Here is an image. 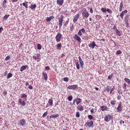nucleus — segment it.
I'll use <instances>...</instances> for the list:
<instances>
[{
  "label": "nucleus",
  "instance_id": "1",
  "mask_svg": "<svg viewBox=\"0 0 130 130\" xmlns=\"http://www.w3.org/2000/svg\"><path fill=\"white\" fill-rule=\"evenodd\" d=\"M82 13L83 16L86 18H87L89 16V13L88 11L85 9H84L82 10Z\"/></svg>",
  "mask_w": 130,
  "mask_h": 130
},
{
  "label": "nucleus",
  "instance_id": "2",
  "mask_svg": "<svg viewBox=\"0 0 130 130\" xmlns=\"http://www.w3.org/2000/svg\"><path fill=\"white\" fill-rule=\"evenodd\" d=\"M113 118V116L110 114H108L104 117V120L107 122H108L109 120L112 119Z\"/></svg>",
  "mask_w": 130,
  "mask_h": 130
},
{
  "label": "nucleus",
  "instance_id": "3",
  "mask_svg": "<svg viewBox=\"0 0 130 130\" xmlns=\"http://www.w3.org/2000/svg\"><path fill=\"white\" fill-rule=\"evenodd\" d=\"M62 36V35L60 33L58 32L57 34L55 37L56 40L57 42H58L60 41Z\"/></svg>",
  "mask_w": 130,
  "mask_h": 130
},
{
  "label": "nucleus",
  "instance_id": "4",
  "mask_svg": "<svg viewBox=\"0 0 130 130\" xmlns=\"http://www.w3.org/2000/svg\"><path fill=\"white\" fill-rule=\"evenodd\" d=\"M82 101L81 99L80 98H75L73 100V104L74 105L75 104V102H76V105H78Z\"/></svg>",
  "mask_w": 130,
  "mask_h": 130
},
{
  "label": "nucleus",
  "instance_id": "5",
  "mask_svg": "<svg viewBox=\"0 0 130 130\" xmlns=\"http://www.w3.org/2000/svg\"><path fill=\"white\" fill-rule=\"evenodd\" d=\"M64 17L62 15H61L60 16V18L59 20V27H61V26L62 25V23Z\"/></svg>",
  "mask_w": 130,
  "mask_h": 130
},
{
  "label": "nucleus",
  "instance_id": "6",
  "mask_svg": "<svg viewBox=\"0 0 130 130\" xmlns=\"http://www.w3.org/2000/svg\"><path fill=\"white\" fill-rule=\"evenodd\" d=\"M94 124L93 122L92 121H90L89 122H86L85 124L86 127L89 126V127H92Z\"/></svg>",
  "mask_w": 130,
  "mask_h": 130
},
{
  "label": "nucleus",
  "instance_id": "7",
  "mask_svg": "<svg viewBox=\"0 0 130 130\" xmlns=\"http://www.w3.org/2000/svg\"><path fill=\"white\" fill-rule=\"evenodd\" d=\"M78 86L77 85H74L71 86H69L67 87L68 89H70L75 90L77 87Z\"/></svg>",
  "mask_w": 130,
  "mask_h": 130
},
{
  "label": "nucleus",
  "instance_id": "8",
  "mask_svg": "<svg viewBox=\"0 0 130 130\" xmlns=\"http://www.w3.org/2000/svg\"><path fill=\"white\" fill-rule=\"evenodd\" d=\"M122 103L121 102H119V104L118 105V107L117 108V112L121 111H122Z\"/></svg>",
  "mask_w": 130,
  "mask_h": 130
},
{
  "label": "nucleus",
  "instance_id": "9",
  "mask_svg": "<svg viewBox=\"0 0 130 130\" xmlns=\"http://www.w3.org/2000/svg\"><path fill=\"white\" fill-rule=\"evenodd\" d=\"M19 124L23 126L24 125L26 124V121L24 119H22L19 121Z\"/></svg>",
  "mask_w": 130,
  "mask_h": 130
},
{
  "label": "nucleus",
  "instance_id": "10",
  "mask_svg": "<svg viewBox=\"0 0 130 130\" xmlns=\"http://www.w3.org/2000/svg\"><path fill=\"white\" fill-rule=\"evenodd\" d=\"M18 102L20 104L23 106H24L26 105V103L24 101H22V100L21 99H19L18 101Z\"/></svg>",
  "mask_w": 130,
  "mask_h": 130
},
{
  "label": "nucleus",
  "instance_id": "11",
  "mask_svg": "<svg viewBox=\"0 0 130 130\" xmlns=\"http://www.w3.org/2000/svg\"><path fill=\"white\" fill-rule=\"evenodd\" d=\"M100 108L101 110L103 111H108V109H109V108L107 107L104 105H103L101 106Z\"/></svg>",
  "mask_w": 130,
  "mask_h": 130
},
{
  "label": "nucleus",
  "instance_id": "12",
  "mask_svg": "<svg viewBox=\"0 0 130 130\" xmlns=\"http://www.w3.org/2000/svg\"><path fill=\"white\" fill-rule=\"evenodd\" d=\"M74 38L78 42H81V39L80 37L77 35L76 34L75 35Z\"/></svg>",
  "mask_w": 130,
  "mask_h": 130
},
{
  "label": "nucleus",
  "instance_id": "13",
  "mask_svg": "<svg viewBox=\"0 0 130 130\" xmlns=\"http://www.w3.org/2000/svg\"><path fill=\"white\" fill-rule=\"evenodd\" d=\"M79 15L78 14H77L76 15H75L73 19V22L74 23H75L77 22L78 20V18H79Z\"/></svg>",
  "mask_w": 130,
  "mask_h": 130
},
{
  "label": "nucleus",
  "instance_id": "14",
  "mask_svg": "<svg viewBox=\"0 0 130 130\" xmlns=\"http://www.w3.org/2000/svg\"><path fill=\"white\" fill-rule=\"evenodd\" d=\"M78 58L79 59V61L80 63V65L82 67H83V65L84 64L80 56Z\"/></svg>",
  "mask_w": 130,
  "mask_h": 130
},
{
  "label": "nucleus",
  "instance_id": "15",
  "mask_svg": "<svg viewBox=\"0 0 130 130\" xmlns=\"http://www.w3.org/2000/svg\"><path fill=\"white\" fill-rule=\"evenodd\" d=\"M64 0H57V3L58 5H62L63 3Z\"/></svg>",
  "mask_w": 130,
  "mask_h": 130
},
{
  "label": "nucleus",
  "instance_id": "16",
  "mask_svg": "<svg viewBox=\"0 0 130 130\" xmlns=\"http://www.w3.org/2000/svg\"><path fill=\"white\" fill-rule=\"evenodd\" d=\"M77 109L80 111H82L83 110L84 108L83 106L81 105H78L77 107Z\"/></svg>",
  "mask_w": 130,
  "mask_h": 130
},
{
  "label": "nucleus",
  "instance_id": "17",
  "mask_svg": "<svg viewBox=\"0 0 130 130\" xmlns=\"http://www.w3.org/2000/svg\"><path fill=\"white\" fill-rule=\"evenodd\" d=\"M40 56V54L37 53V54H35L33 56V58L34 59H35L36 60L37 59H38L39 58V57Z\"/></svg>",
  "mask_w": 130,
  "mask_h": 130
},
{
  "label": "nucleus",
  "instance_id": "18",
  "mask_svg": "<svg viewBox=\"0 0 130 130\" xmlns=\"http://www.w3.org/2000/svg\"><path fill=\"white\" fill-rule=\"evenodd\" d=\"M54 18V17L51 16L50 18H47L46 20L47 22L50 21L51 20L53 19Z\"/></svg>",
  "mask_w": 130,
  "mask_h": 130
},
{
  "label": "nucleus",
  "instance_id": "19",
  "mask_svg": "<svg viewBox=\"0 0 130 130\" xmlns=\"http://www.w3.org/2000/svg\"><path fill=\"white\" fill-rule=\"evenodd\" d=\"M59 116V115L58 114H57L56 115H51L50 116V118H57Z\"/></svg>",
  "mask_w": 130,
  "mask_h": 130
},
{
  "label": "nucleus",
  "instance_id": "20",
  "mask_svg": "<svg viewBox=\"0 0 130 130\" xmlns=\"http://www.w3.org/2000/svg\"><path fill=\"white\" fill-rule=\"evenodd\" d=\"M28 68V66H22L21 68V69L20 70V71H22L23 70H25L26 68Z\"/></svg>",
  "mask_w": 130,
  "mask_h": 130
},
{
  "label": "nucleus",
  "instance_id": "21",
  "mask_svg": "<svg viewBox=\"0 0 130 130\" xmlns=\"http://www.w3.org/2000/svg\"><path fill=\"white\" fill-rule=\"evenodd\" d=\"M49 103V105L51 106H52L53 104V100L52 98H51V99H49L48 102Z\"/></svg>",
  "mask_w": 130,
  "mask_h": 130
},
{
  "label": "nucleus",
  "instance_id": "22",
  "mask_svg": "<svg viewBox=\"0 0 130 130\" xmlns=\"http://www.w3.org/2000/svg\"><path fill=\"white\" fill-rule=\"evenodd\" d=\"M43 74L45 80H46L47 79V75L45 72H43Z\"/></svg>",
  "mask_w": 130,
  "mask_h": 130
},
{
  "label": "nucleus",
  "instance_id": "23",
  "mask_svg": "<svg viewBox=\"0 0 130 130\" xmlns=\"http://www.w3.org/2000/svg\"><path fill=\"white\" fill-rule=\"evenodd\" d=\"M88 119L90 120H92L94 118L93 116L91 115H88Z\"/></svg>",
  "mask_w": 130,
  "mask_h": 130
},
{
  "label": "nucleus",
  "instance_id": "24",
  "mask_svg": "<svg viewBox=\"0 0 130 130\" xmlns=\"http://www.w3.org/2000/svg\"><path fill=\"white\" fill-rule=\"evenodd\" d=\"M123 4L122 2H121L120 4V6L119 8V11L120 12H121L122 10V9L123 6Z\"/></svg>",
  "mask_w": 130,
  "mask_h": 130
},
{
  "label": "nucleus",
  "instance_id": "25",
  "mask_svg": "<svg viewBox=\"0 0 130 130\" xmlns=\"http://www.w3.org/2000/svg\"><path fill=\"white\" fill-rule=\"evenodd\" d=\"M116 102V101L113 99L110 102V104L112 105H114L115 104Z\"/></svg>",
  "mask_w": 130,
  "mask_h": 130
},
{
  "label": "nucleus",
  "instance_id": "26",
  "mask_svg": "<svg viewBox=\"0 0 130 130\" xmlns=\"http://www.w3.org/2000/svg\"><path fill=\"white\" fill-rule=\"evenodd\" d=\"M36 7V4H34L33 5L31 4V6L29 8L32 10H33V9L35 8Z\"/></svg>",
  "mask_w": 130,
  "mask_h": 130
},
{
  "label": "nucleus",
  "instance_id": "27",
  "mask_svg": "<svg viewBox=\"0 0 130 130\" xmlns=\"http://www.w3.org/2000/svg\"><path fill=\"white\" fill-rule=\"evenodd\" d=\"M12 74L11 73H9L7 75V79H9L10 77H11L12 76Z\"/></svg>",
  "mask_w": 130,
  "mask_h": 130
},
{
  "label": "nucleus",
  "instance_id": "28",
  "mask_svg": "<svg viewBox=\"0 0 130 130\" xmlns=\"http://www.w3.org/2000/svg\"><path fill=\"white\" fill-rule=\"evenodd\" d=\"M116 31V33L117 35H118L119 36H121V34L118 30H117Z\"/></svg>",
  "mask_w": 130,
  "mask_h": 130
},
{
  "label": "nucleus",
  "instance_id": "29",
  "mask_svg": "<svg viewBox=\"0 0 130 130\" xmlns=\"http://www.w3.org/2000/svg\"><path fill=\"white\" fill-rule=\"evenodd\" d=\"M27 97V95H26L25 94H22L21 97L22 98H24V99H26Z\"/></svg>",
  "mask_w": 130,
  "mask_h": 130
},
{
  "label": "nucleus",
  "instance_id": "30",
  "mask_svg": "<svg viewBox=\"0 0 130 130\" xmlns=\"http://www.w3.org/2000/svg\"><path fill=\"white\" fill-rule=\"evenodd\" d=\"M96 46V45L94 41H93L91 46V47L92 48H93L95 46Z\"/></svg>",
  "mask_w": 130,
  "mask_h": 130
},
{
  "label": "nucleus",
  "instance_id": "31",
  "mask_svg": "<svg viewBox=\"0 0 130 130\" xmlns=\"http://www.w3.org/2000/svg\"><path fill=\"white\" fill-rule=\"evenodd\" d=\"M123 90L124 91L126 90V84H124L123 86Z\"/></svg>",
  "mask_w": 130,
  "mask_h": 130
},
{
  "label": "nucleus",
  "instance_id": "32",
  "mask_svg": "<svg viewBox=\"0 0 130 130\" xmlns=\"http://www.w3.org/2000/svg\"><path fill=\"white\" fill-rule=\"evenodd\" d=\"M109 89H110L108 87H106V88H104V89L103 90L104 92H106V91H109Z\"/></svg>",
  "mask_w": 130,
  "mask_h": 130
},
{
  "label": "nucleus",
  "instance_id": "33",
  "mask_svg": "<svg viewBox=\"0 0 130 130\" xmlns=\"http://www.w3.org/2000/svg\"><path fill=\"white\" fill-rule=\"evenodd\" d=\"M61 43L58 44H57L56 45V48L57 49H58L60 47H61Z\"/></svg>",
  "mask_w": 130,
  "mask_h": 130
},
{
  "label": "nucleus",
  "instance_id": "34",
  "mask_svg": "<svg viewBox=\"0 0 130 130\" xmlns=\"http://www.w3.org/2000/svg\"><path fill=\"white\" fill-rule=\"evenodd\" d=\"M101 11L104 13L106 12V9L104 8H102L101 9Z\"/></svg>",
  "mask_w": 130,
  "mask_h": 130
},
{
  "label": "nucleus",
  "instance_id": "35",
  "mask_svg": "<svg viewBox=\"0 0 130 130\" xmlns=\"http://www.w3.org/2000/svg\"><path fill=\"white\" fill-rule=\"evenodd\" d=\"M72 97L71 96H69L68 97V99L69 101H72Z\"/></svg>",
  "mask_w": 130,
  "mask_h": 130
},
{
  "label": "nucleus",
  "instance_id": "36",
  "mask_svg": "<svg viewBox=\"0 0 130 130\" xmlns=\"http://www.w3.org/2000/svg\"><path fill=\"white\" fill-rule=\"evenodd\" d=\"M107 11L108 12L111 13H112V11L111 10H110L108 8L106 9V12Z\"/></svg>",
  "mask_w": 130,
  "mask_h": 130
},
{
  "label": "nucleus",
  "instance_id": "37",
  "mask_svg": "<svg viewBox=\"0 0 130 130\" xmlns=\"http://www.w3.org/2000/svg\"><path fill=\"white\" fill-rule=\"evenodd\" d=\"M122 52L120 50H118L116 52V54L117 55H119L121 54Z\"/></svg>",
  "mask_w": 130,
  "mask_h": 130
},
{
  "label": "nucleus",
  "instance_id": "38",
  "mask_svg": "<svg viewBox=\"0 0 130 130\" xmlns=\"http://www.w3.org/2000/svg\"><path fill=\"white\" fill-rule=\"evenodd\" d=\"M37 48L38 50H40L41 48V45L39 44H38Z\"/></svg>",
  "mask_w": 130,
  "mask_h": 130
},
{
  "label": "nucleus",
  "instance_id": "39",
  "mask_svg": "<svg viewBox=\"0 0 130 130\" xmlns=\"http://www.w3.org/2000/svg\"><path fill=\"white\" fill-rule=\"evenodd\" d=\"M10 58V56L9 55H8L5 58V60H9Z\"/></svg>",
  "mask_w": 130,
  "mask_h": 130
},
{
  "label": "nucleus",
  "instance_id": "40",
  "mask_svg": "<svg viewBox=\"0 0 130 130\" xmlns=\"http://www.w3.org/2000/svg\"><path fill=\"white\" fill-rule=\"evenodd\" d=\"M9 15H6L4 17V19L6 20L9 16Z\"/></svg>",
  "mask_w": 130,
  "mask_h": 130
},
{
  "label": "nucleus",
  "instance_id": "41",
  "mask_svg": "<svg viewBox=\"0 0 130 130\" xmlns=\"http://www.w3.org/2000/svg\"><path fill=\"white\" fill-rule=\"evenodd\" d=\"M127 10H125L124 11H122L121 13L123 14V15L127 13Z\"/></svg>",
  "mask_w": 130,
  "mask_h": 130
},
{
  "label": "nucleus",
  "instance_id": "42",
  "mask_svg": "<svg viewBox=\"0 0 130 130\" xmlns=\"http://www.w3.org/2000/svg\"><path fill=\"white\" fill-rule=\"evenodd\" d=\"M76 116L77 117H79L80 116V113L79 112H77L76 113Z\"/></svg>",
  "mask_w": 130,
  "mask_h": 130
},
{
  "label": "nucleus",
  "instance_id": "43",
  "mask_svg": "<svg viewBox=\"0 0 130 130\" xmlns=\"http://www.w3.org/2000/svg\"><path fill=\"white\" fill-rule=\"evenodd\" d=\"M47 114V111H46L45 112L43 115L42 117H45Z\"/></svg>",
  "mask_w": 130,
  "mask_h": 130
},
{
  "label": "nucleus",
  "instance_id": "44",
  "mask_svg": "<svg viewBox=\"0 0 130 130\" xmlns=\"http://www.w3.org/2000/svg\"><path fill=\"white\" fill-rule=\"evenodd\" d=\"M78 34L79 35V36H82V33L81 32V30H79L78 33Z\"/></svg>",
  "mask_w": 130,
  "mask_h": 130
},
{
  "label": "nucleus",
  "instance_id": "45",
  "mask_svg": "<svg viewBox=\"0 0 130 130\" xmlns=\"http://www.w3.org/2000/svg\"><path fill=\"white\" fill-rule=\"evenodd\" d=\"M76 68L78 69H79V66L78 62H77L76 64Z\"/></svg>",
  "mask_w": 130,
  "mask_h": 130
},
{
  "label": "nucleus",
  "instance_id": "46",
  "mask_svg": "<svg viewBox=\"0 0 130 130\" xmlns=\"http://www.w3.org/2000/svg\"><path fill=\"white\" fill-rule=\"evenodd\" d=\"M113 75V74L111 73L110 75H109L108 76V78L109 79H110L111 78Z\"/></svg>",
  "mask_w": 130,
  "mask_h": 130
},
{
  "label": "nucleus",
  "instance_id": "47",
  "mask_svg": "<svg viewBox=\"0 0 130 130\" xmlns=\"http://www.w3.org/2000/svg\"><path fill=\"white\" fill-rule=\"evenodd\" d=\"M125 24H126V27H128L129 26L128 23V22L127 21L126 22Z\"/></svg>",
  "mask_w": 130,
  "mask_h": 130
},
{
  "label": "nucleus",
  "instance_id": "48",
  "mask_svg": "<svg viewBox=\"0 0 130 130\" xmlns=\"http://www.w3.org/2000/svg\"><path fill=\"white\" fill-rule=\"evenodd\" d=\"M80 30H81V31H82L83 33L85 32V30L84 28H82Z\"/></svg>",
  "mask_w": 130,
  "mask_h": 130
},
{
  "label": "nucleus",
  "instance_id": "49",
  "mask_svg": "<svg viewBox=\"0 0 130 130\" xmlns=\"http://www.w3.org/2000/svg\"><path fill=\"white\" fill-rule=\"evenodd\" d=\"M68 78L67 77H65L63 78L64 80V81H68Z\"/></svg>",
  "mask_w": 130,
  "mask_h": 130
},
{
  "label": "nucleus",
  "instance_id": "50",
  "mask_svg": "<svg viewBox=\"0 0 130 130\" xmlns=\"http://www.w3.org/2000/svg\"><path fill=\"white\" fill-rule=\"evenodd\" d=\"M45 69L46 70H50V68L48 66H47L45 67Z\"/></svg>",
  "mask_w": 130,
  "mask_h": 130
},
{
  "label": "nucleus",
  "instance_id": "51",
  "mask_svg": "<svg viewBox=\"0 0 130 130\" xmlns=\"http://www.w3.org/2000/svg\"><path fill=\"white\" fill-rule=\"evenodd\" d=\"M113 29H114L115 30V31H117V30L118 29H117V28L116 27V26L114 25V27H113Z\"/></svg>",
  "mask_w": 130,
  "mask_h": 130
},
{
  "label": "nucleus",
  "instance_id": "52",
  "mask_svg": "<svg viewBox=\"0 0 130 130\" xmlns=\"http://www.w3.org/2000/svg\"><path fill=\"white\" fill-rule=\"evenodd\" d=\"M94 109L93 108H92V109L90 110L91 112L92 113V114H93L92 113L94 112Z\"/></svg>",
  "mask_w": 130,
  "mask_h": 130
},
{
  "label": "nucleus",
  "instance_id": "53",
  "mask_svg": "<svg viewBox=\"0 0 130 130\" xmlns=\"http://www.w3.org/2000/svg\"><path fill=\"white\" fill-rule=\"evenodd\" d=\"M124 79L125 80V81H127V82L130 81V80L129 79L127 78H124Z\"/></svg>",
  "mask_w": 130,
  "mask_h": 130
},
{
  "label": "nucleus",
  "instance_id": "54",
  "mask_svg": "<svg viewBox=\"0 0 130 130\" xmlns=\"http://www.w3.org/2000/svg\"><path fill=\"white\" fill-rule=\"evenodd\" d=\"M23 5L24 6H28V5L26 4V3H23Z\"/></svg>",
  "mask_w": 130,
  "mask_h": 130
},
{
  "label": "nucleus",
  "instance_id": "55",
  "mask_svg": "<svg viewBox=\"0 0 130 130\" xmlns=\"http://www.w3.org/2000/svg\"><path fill=\"white\" fill-rule=\"evenodd\" d=\"M28 87L30 89H33V87L31 85H29Z\"/></svg>",
  "mask_w": 130,
  "mask_h": 130
},
{
  "label": "nucleus",
  "instance_id": "56",
  "mask_svg": "<svg viewBox=\"0 0 130 130\" xmlns=\"http://www.w3.org/2000/svg\"><path fill=\"white\" fill-rule=\"evenodd\" d=\"M90 13H93V10L92 8H91L90 9Z\"/></svg>",
  "mask_w": 130,
  "mask_h": 130
},
{
  "label": "nucleus",
  "instance_id": "57",
  "mask_svg": "<svg viewBox=\"0 0 130 130\" xmlns=\"http://www.w3.org/2000/svg\"><path fill=\"white\" fill-rule=\"evenodd\" d=\"M3 30V28L1 27L0 28V33H1L2 32V30Z\"/></svg>",
  "mask_w": 130,
  "mask_h": 130
},
{
  "label": "nucleus",
  "instance_id": "58",
  "mask_svg": "<svg viewBox=\"0 0 130 130\" xmlns=\"http://www.w3.org/2000/svg\"><path fill=\"white\" fill-rule=\"evenodd\" d=\"M7 71H5L4 73V74L5 75V76H6L7 75Z\"/></svg>",
  "mask_w": 130,
  "mask_h": 130
},
{
  "label": "nucleus",
  "instance_id": "59",
  "mask_svg": "<svg viewBox=\"0 0 130 130\" xmlns=\"http://www.w3.org/2000/svg\"><path fill=\"white\" fill-rule=\"evenodd\" d=\"M120 16L121 18L122 19L123 18V14H122V13H121Z\"/></svg>",
  "mask_w": 130,
  "mask_h": 130
},
{
  "label": "nucleus",
  "instance_id": "60",
  "mask_svg": "<svg viewBox=\"0 0 130 130\" xmlns=\"http://www.w3.org/2000/svg\"><path fill=\"white\" fill-rule=\"evenodd\" d=\"M6 2V1L5 0L4 1H3V4H5Z\"/></svg>",
  "mask_w": 130,
  "mask_h": 130
},
{
  "label": "nucleus",
  "instance_id": "61",
  "mask_svg": "<svg viewBox=\"0 0 130 130\" xmlns=\"http://www.w3.org/2000/svg\"><path fill=\"white\" fill-rule=\"evenodd\" d=\"M122 120H121L120 121H119V123H120V124H121V123L122 122Z\"/></svg>",
  "mask_w": 130,
  "mask_h": 130
},
{
  "label": "nucleus",
  "instance_id": "62",
  "mask_svg": "<svg viewBox=\"0 0 130 130\" xmlns=\"http://www.w3.org/2000/svg\"><path fill=\"white\" fill-rule=\"evenodd\" d=\"M25 84L26 86H27L29 85V84L28 83V82H27Z\"/></svg>",
  "mask_w": 130,
  "mask_h": 130
},
{
  "label": "nucleus",
  "instance_id": "63",
  "mask_svg": "<svg viewBox=\"0 0 130 130\" xmlns=\"http://www.w3.org/2000/svg\"><path fill=\"white\" fill-rule=\"evenodd\" d=\"M18 1V0H13L12 1V2L13 3L14 2H17V1Z\"/></svg>",
  "mask_w": 130,
  "mask_h": 130
},
{
  "label": "nucleus",
  "instance_id": "64",
  "mask_svg": "<svg viewBox=\"0 0 130 130\" xmlns=\"http://www.w3.org/2000/svg\"><path fill=\"white\" fill-rule=\"evenodd\" d=\"M61 57H64L65 56V55L63 54H61Z\"/></svg>",
  "mask_w": 130,
  "mask_h": 130
}]
</instances>
